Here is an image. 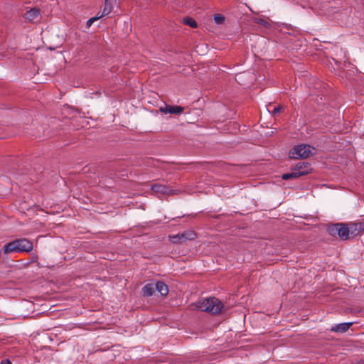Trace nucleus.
Masks as SVG:
<instances>
[{
  "label": "nucleus",
  "instance_id": "f03ea898",
  "mask_svg": "<svg viewBox=\"0 0 364 364\" xmlns=\"http://www.w3.org/2000/svg\"><path fill=\"white\" fill-rule=\"evenodd\" d=\"M196 308L201 311H205L211 314H218L224 309L223 302L216 297H209L193 304Z\"/></svg>",
  "mask_w": 364,
  "mask_h": 364
},
{
  "label": "nucleus",
  "instance_id": "7ed1b4c3",
  "mask_svg": "<svg viewBox=\"0 0 364 364\" xmlns=\"http://www.w3.org/2000/svg\"><path fill=\"white\" fill-rule=\"evenodd\" d=\"M311 171V165L306 162H299L290 173H284L281 178L284 181L296 179L301 176L308 174Z\"/></svg>",
  "mask_w": 364,
  "mask_h": 364
},
{
  "label": "nucleus",
  "instance_id": "4468645a",
  "mask_svg": "<svg viewBox=\"0 0 364 364\" xmlns=\"http://www.w3.org/2000/svg\"><path fill=\"white\" fill-rule=\"evenodd\" d=\"M40 12L39 10L36 9H32L29 11H28L25 14L24 17L26 19H27L29 21H34L38 18L39 16Z\"/></svg>",
  "mask_w": 364,
  "mask_h": 364
},
{
  "label": "nucleus",
  "instance_id": "423d86ee",
  "mask_svg": "<svg viewBox=\"0 0 364 364\" xmlns=\"http://www.w3.org/2000/svg\"><path fill=\"white\" fill-rule=\"evenodd\" d=\"M331 234L338 233L340 238L342 240H348L350 235V230L349 227L346 226L343 224L334 225L329 229Z\"/></svg>",
  "mask_w": 364,
  "mask_h": 364
},
{
  "label": "nucleus",
  "instance_id": "6e6552de",
  "mask_svg": "<svg viewBox=\"0 0 364 364\" xmlns=\"http://www.w3.org/2000/svg\"><path fill=\"white\" fill-rule=\"evenodd\" d=\"M160 111L164 114H181L183 111V107L181 106L165 105L160 107Z\"/></svg>",
  "mask_w": 364,
  "mask_h": 364
},
{
  "label": "nucleus",
  "instance_id": "1a4fd4ad",
  "mask_svg": "<svg viewBox=\"0 0 364 364\" xmlns=\"http://www.w3.org/2000/svg\"><path fill=\"white\" fill-rule=\"evenodd\" d=\"M349 229L350 230V235L356 236L364 230V223H352L350 225Z\"/></svg>",
  "mask_w": 364,
  "mask_h": 364
},
{
  "label": "nucleus",
  "instance_id": "f8f14e48",
  "mask_svg": "<svg viewBox=\"0 0 364 364\" xmlns=\"http://www.w3.org/2000/svg\"><path fill=\"white\" fill-rule=\"evenodd\" d=\"M155 287L156 291L159 292L161 296H166L168 293V286L162 282H157L155 284Z\"/></svg>",
  "mask_w": 364,
  "mask_h": 364
},
{
  "label": "nucleus",
  "instance_id": "ddd939ff",
  "mask_svg": "<svg viewBox=\"0 0 364 364\" xmlns=\"http://www.w3.org/2000/svg\"><path fill=\"white\" fill-rule=\"evenodd\" d=\"M156 291L155 284H147L142 288V294L144 296H152Z\"/></svg>",
  "mask_w": 364,
  "mask_h": 364
},
{
  "label": "nucleus",
  "instance_id": "6ab92c4d",
  "mask_svg": "<svg viewBox=\"0 0 364 364\" xmlns=\"http://www.w3.org/2000/svg\"><path fill=\"white\" fill-rule=\"evenodd\" d=\"M284 109V107L282 106H277V107H275L272 111V113L274 114H278L279 112H281L282 110Z\"/></svg>",
  "mask_w": 364,
  "mask_h": 364
},
{
  "label": "nucleus",
  "instance_id": "2eb2a0df",
  "mask_svg": "<svg viewBox=\"0 0 364 364\" xmlns=\"http://www.w3.org/2000/svg\"><path fill=\"white\" fill-rule=\"evenodd\" d=\"M183 23L186 25L190 26L191 28L197 27L196 21L192 18H183Z\"/></svg>",
  "mask_w": 364,
  "mask_h": 364
},
{
  "label": "nucleus",
  "instance_id": "0eeeda50",
  "mask_svg": "<svg viewBox=\"0 0 364 364\" xmlns=\"http://www.w3.org/2000/svg\"><path fill=\"white\" fill-rule=\"evenodd\" d=\"M151 190L156 194L171 195L176 193L175 190L171 189L168 186L163 183L151 184Z\"/></svg>",
  "mask_w": 364,
  "mask_h": 364
},
{
  "label": "nucleus",
  "instance_id": "f3484780",
  "mask_svg": "<svg viewBox=\"0 0 364 364\" xmlns=\"http://www.w3.org/2000/svg\"><path fill=\"white\" fill-rule=\"evenodd\" d=\"M101 17L100 16H95V17H92L90 19L87 20V23H86V26L87 28L90 27L91 25L97 20H98L99 18H100Z\"/></svg>",
  "mask_w": 364,
  "mask_h": 364
},
{
  "label": "nucleus",
  "instance_id": "9b49d317",
  "mask_svg": "<svg viewBox=\"0 0 364 364\" xmlns=\"http://www.w3.org/2000/svg\"><path fill=\"white\" fill-rule=\"evenodd\" d=\"M115 4H116V3H114V2L105 0L104 8H103L102 14L100 15V16L102 17V16L109 14L112 12V11L113 10V8Z\"/></svg>",
  "mask_w": 364,
  "mask_h": 364
},
{
  "label": "nucleus",
  "instance_id": "f257e3e1",
  "mask_svg": "<svg viewBox=\"0 0 364 364\" xmlns=\"http://www.w3.org/2000/svg\"><path fill=\"white\" fill-rule=\"evenodd\" d=\"M33 249V242L27 238H19L6 243L2 249L4 255L30 252Z\"/></svg>",
  "mask_w": 364,
  "mask_h": 364
},
{
  "label": "nucleus",
  "instance_id": "a211bd4d",
  "mask_svg": "<svg viewBox=\"0 0 364 364\" xmlns=\"http://www.w3.org/2000/svg\"><path fill=\"white\" fill-rule=\"evenodd\" d=\"M247 75V73H239L236 75V80L239 82H241L243 80V78Z\"/></svg>",
  "mask_w": 364,
  "mask_h": 364
},
{
  "label": "nucleus",
  "instance_id": "39448f33",
  "mask_svg": "<svg viewBox=\"0 0 364 364\" xmlns=\"http://www.w3.org/2000/svg\"><path fill=\"white\" fill-rule=\"evenodd\" d=\"M196 235L193 230L184 231L174 235H170L169 240L172 243H185L188 240L195 239Z\"/></svg>",
  "mask_w": 364,
  "mask_h": 364
},
{
  "label": "nucleus",
  "instance_id": "9d476101",
  "mask_svg": "<svg viewBox=\"0 0 364 364\" xmlns=\"http://www.w3.org/2000/svg\"><path fill=\"white\" fill-rule=\"evenodd\" d=\"M352 322L342 323L335 325L331 328V331L344 333L352 326Z\"/></svg>",
  "mask_w": 364,
  "mask_h": 364
},
{
  "label": "nucleus",
  "instance_id": "20e7f679",
  "mask_svg": "<svg viewBox=\"0 0 364 364\" xmlns=\"http://www.w3.org/2000/svg\"><path fill=\"white\" fill-rule=\"evenodd\" d=\"M315 151V148L309 144H299L291 149L289 155L292 159L307 158L314 155Z\"/></svg>",
  "mask_w": 364,
  "mask_h": 364
},
{
  "label": "nucleus",
  "instance_id": "dca6fc26",
  "mask_svg": "<svg viewBox=\"0 0 364 364\" xmlns=\"http://www.w3.org/2000/svg\"><path fill=\"white\" fill-rule=\"evenodd\" d=\"M214 21L217 24H221L225 21V17L221 14H215L213 17Z\"/></svg>",
  "mask_w": 364,
  "mask_h": 364
},
{
  "label": "nucleus",
  "instance_id": "aec40b11",
  "mask_svg": "<svg viewBox=\"0 0 364 364\" xmlns=\"http://www.w3.org/2000/svg\"><path fill=\"white\" fill-rule=\"evenodd\" d=\"M0 364H11V363L10 362L9 360L8 359H6V360H3Z\"/></svg>",
  "mask_w": 364,
  "mask_h": 364
}]
</instances>
